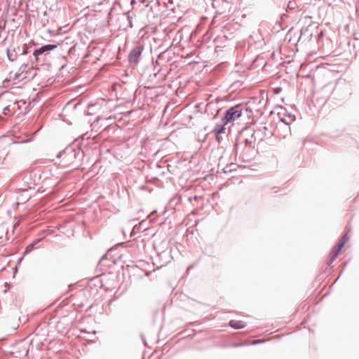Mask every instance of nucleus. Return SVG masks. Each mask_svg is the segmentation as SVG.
<instances>
[{"label": "nucleus", "mask_w": 359, "mask_h": 359, "mask_svg": "<svg viewBox=\"0 0 359 359\" xmlns=\"http://www.w3.org/2000/svg\"><path fill=\"white\" fill-rule=\"evenodd\" d=\"M222 121L224 125L228 123L240 124L243 121V108L240 105L230 108L226 111Z\"/></svg>", "instance_id": "obj_1"}, {"label": "nucleus", "mask_w": 359, "mask_h": 359, "mask_svg": "<svg viewBox=\"0 0 359 359\" xmlns=\"http://www.w3.org/2000/svg\"><path fill=\"white\" fill-rule=\"evenodd\" d=\"M60 163L63 166L72 165L76 160L75 151L72 148H67L62 153L59 155Z\"/></svg>", "instance_id": "obj_2"}, {"label": "nucleus", "mask_w": 359, "mask_h": 359, "mask_svg": "<svg viewBox=\"0 0 359 359\" xmlns=\"http://www.w3.org/2000/svg\"><path fill=\"white\" fill-rule=\"evenodd\" d=\"M348 239H349V237H348V234H345L340 239V241H339L338 244L333 249V251L332 252V254H331V256H332L331 261L332 262L334 261L338 257L339 252L342 249V248L344 247L345 243L348 241Z\"/></svg>", "instance_id": "obj_3"}, {"label": "nucleus", "mask_w": 359, "mask_h": 359, "mask_svg": "<svg viewBox=\"0 0 359 359\" xmlns=\"http://www.w3.org/2000/svg\"><path fill=\"white\" fill-rule=\"evenodd\" d=\"M142 53V48L140 46L135 47L130 53V62L137 63L138 59Z\"/></svg>", "instance_id": "obj_4"}, {"label": "nucleus", "mask_w": 359, "mask_h": 359, "mask_svg": "<svg viewBox=\"0 0 359 359\" xmlns=\"http://www.w3.org/2000/svg\"><path fill=\"white\" fill-rule=\"evenodd\" d=\"M56 47H57V45H46V46H43L41 47L39 49L36 50L34 52V55L36 57H37L39 55H41V54H42V53H43L45 52L52 50L55 49Z\"/></svg>", "instance_id": "obj_5"}, {"label": "nucleus", "mask_w": 359, "mask_h": 359, "mask_svg": "<svg viewBox=\"0 0 359 359\" xmlns=\"http://www.w3.org/2000/svg\"><path fill=\"white\" fill-rule=\"evenodd\" d=\"M246 323L240 320H231L229 322V325L233 329H242L245 327Z\"/></svg>", "instance_id": "obj_6"}, {"label": "nucleus", "mask_w": 359, "mask_h": 359, "mask_svg": "<svg viewBox=\"0 0 359 359\" xmlns=\"http://www.w3.org/2000/svg\"><path fill=\"white\" fill-rule=\"evenodd\" d=\"M215 133L217 135V139L219 140V135L224 133L225 128L224 123L222 125H217L215 128Z\"/></svg>", "instance_id": "obj_7"}, {"label": "nucleus", "mask_w": 359, "mask_h": 359, "mask_svg": "<svg viewBox=\"0 0 359 359\" xmlns=\"http://www.w3.org/2000/svg\"><path fill=\"white\" fill-rule=\"evenodd\" d=\"M259 341H258V340H254V341H252L251 342V344H252V345H254V344H257V343H259Z\"/></svg>", "instance_id": "obj_8"}]
</instances>
